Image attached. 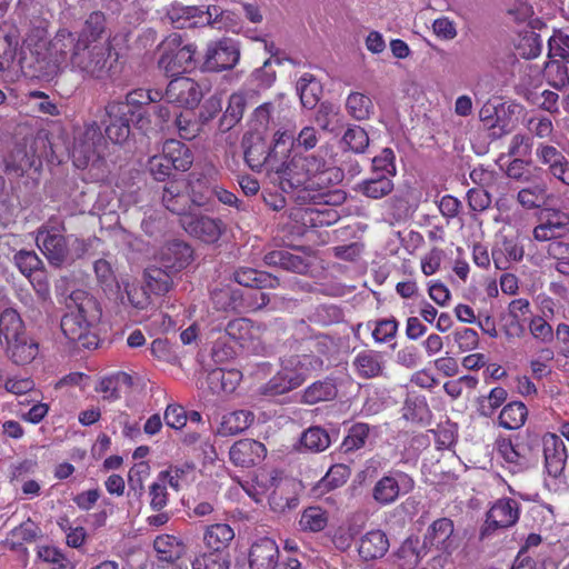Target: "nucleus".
I'll return each mask as SVG.
<instances>
[{
    "label": "nucleus",
    "mask_w": 569,
    "mask_h": 569,
    "mask_svg": "<svg viewBox=\"0 0 569 569\" xmlns=\"http://www.w3.org/2000/svg\"><path fill=\"white\" fill-rule=\"evenodd\" d=\"M240 52L236 42L223 39L208 46L202 69L209 72H220L233 68L239 61Z\"/></svg>",
    "instance_id": "ddd939ff"
},
{
    "label": "nucleus",
    "mask_w": 569,
    "mask_h": 569,
    "mask_svg": "<svg viewBox=\"0 0 569 569\" xmlns=\"http://www.w3.org/2000/svg\"><path fill=\"white\" fill-rule=\"evenodd\" d=\"M415 488L413 479L406 472L395 470L377 481L372 489L376 502L382 506L393 503L399 496L407 495Z\"/></svg>",
    "instance_id": "9d476101"
},
{
    "label": "nucleus",
    "mask_w": 569,
    "mask_h": 569,
    "mask_svg": "<svg viewBox=\"0 0 569 569\" xmlns=\"http://www.w3.org/2000/svg\"><path fill=\"white\" fill-rule=\"evenodd\" d=\"M301 445L311 451H322L330 445L329 435L319 427H311L301 437Z\"/></svg>",
    "instance_id": "13d9d810"
},
{
    "label": "nucleus",
    "mask_w": 569,
    "mask_h": 569,
    "mask_svg": "<svg viewBox=\"0 0 569 569\" xmlns=\"http://www.w3.org/2000/svg\"><path fill=\"white\" fill-rule=\"evenodd\" d=\"M233 538V528L227 523H214L207 527L203 541L207 548L218 552L226 549Z\"/></svg>",
    "instance_id": "e433bc0d"
},
{
    "label": "nucleus",
    "mask_w": 569,
    "mask_h": 569,
    "mask_svg": "<svg viewBox=\"0 0 569 569\" xmlns=\"http://www.w3.org/2000/svg\"><path fill=\"white\" fill-rule=\"evenodd\" d=\"M542 446L548 476L553 479L555 485H563L567 450L562 439L553 433H547L542 438Z\"/></svg>",
    "instance_id": "4468645a"
},
{
    "label": "nucleus",
    "mask_w": 569,
    "mask_h": 569,
    "mask_svg": "<svg viewBox=\"0 0 569 569\" xmlns=\"http://www.w3.org/2000/svg\"><path fill=\"white\" fill-rule=\"evenodd\" d=\"M303 486L291 477H279L276 470L261 469L251 480V499L260 502L268 493L272 511L284 513L299 506Z\"/></svg>",
    "instance_id": "7ed1b4c3"
},
{
    "label": "nucleus",
    "mask_w": 569,
    "mask_h": 569,
    "mask_svg": "<svg viewBox=\"0 0 569 569\" xmlns=\"http://www.w3.org/2000/svg\"><path fill=\"white\" fill-rule=\"evenodd\" d=\"M66 226L63 221L50 219L38 228L36 243L53 267L71 266L72 248L70 236H64Z\"/></svg>",
    "instance_id": "423d86ee"
},
{
    "label": "nucleus",
    "mask_w": 569,
    "mask_h": 569,
    "mask_svg": "<svg viewBox=\"0 0 569 569\" xmlns=\"http://www.w3.org/2000/svg\"><path fill=\"white\" fill-rule=\"evenodd\" d=\"M352 369L361 379L383 377L387 369V360L382 352L365 349L359 351L352 360Z\"/></svg>",
    "instance_id": "6ab92c4d"
},
{
    "label": "nucleus",
    "mask_w": 569,
    "mask_h": 569,
    "mask_svg": "<svg viewBox=\"0 0 569 569\" xmlns=\"http://www.w3.org/2000/svg\"><path fill=\"white\" fill-rule=\"evenodd\" d=\"M264 261L269 266H278L297 273H303L308 269V264L300 256L284 250L269 252L264 256Z\"/></svg>",
    "instance_id": "c03bdc74"
},
{
    "label": "nucleus",
    "mask_w": 569,
    "mask_h": 569,
    "mask_svg": "<svg viewBox=\"0 0 569 569\" xmlns=\"http://www.w3.org/2000/svg\"><path fill=\"white\" fill-rule=\"evenodd\" d=\"M179 222L188 234L206 243L217 242L224 227L220 219L199 213L194 210L190 214L180 218Z\"/></svg>",
    "instance_id": "f8f14e48"
},
{
    "label": "nucleus",
    "mask_w": 569,
    "mask_h": 569,
    "mask_svg": "<svg viewBox=\"0 0 569 569\" xmlns=\"http://www.w3.org/2000/svg\"><path fill=\"white\" fill-rule=\"evenodd\" d=\"M72 248V261L82 259L86 256L93 254L98 247L102 243L98 237H89L87 239L70 234Z\"/></svg>",
    "instance_id": "052dcab7"
},
{
    "label": "nucleus",
    "mask_w": 569,
    "mask_h": 569,
    "mask_svg": "<svg viewBox=\"0 0 569 569\" xmlns=\"http://www.w3.org/2000/svg\"><path fill=\"white\" fill-rule=\"evenodd\" d=\"M569 232V213L548 208L540 213V223L535 227L532 234L537 241H551Z\"/></svg>",
    "instance_id": "2eb2a0df"
},
{
    "label": "nucleus",
    "mask_w": 569,
    "mask_h": 569,
    "mask_svg": "<svg viewBox=\"0 0 569 569\" xmlns=\"http://www.w3.org/2000/svg\"><path fill=\"white\" fill-rule=\"evenodd\" d=\"M69 41L63 39L62 28L50 41H36L21 48L18 64L21 72L31 79L51 81L67 67L66 49Z\"/></svg>",
    "instance_id": "f257e3e1"
},
{
    "label": "nucleus",
    "mask_w": 569,
    "mask_h": 569,
    "mask_svg": "<svg viewBox=\"0 0 569 569\" xmlns=\"http://www.w3.org/2000/svg\"><path fill=\"white\" fill-rule=\"evenodd\" d=\"M509 330L521 333L526 325L532 319V310L528 299H513L508 306Z\"/></svg>",
    "instance_id": "c9c22d12"
},
{
    "label": "nucleus",
    "mask_w": 569,
    "mask_h": 569,
    "mask_svg": "<svg viewBox=\"0 0 569 569\" xmlns=\"http://www.w3.org/2000/svg\"><path fill=\"white\" fill-rule=\"evenodd\" d=\"M498 456L503 466L512 473L520 472L530 466V449L523 443H512L509 439L497 442Z\"/></svg>",
    "instance_id": "aec40b11"
},
{
    "label": "nucleus",
    "mask_w": 569,
    "mask_h": 569,
    "mask_svg": "<svg viewBox=\"0 0 569 569\" xmlns=\"http://www.w3.org/2000/svg\"><path fill=\"white\" fill-rule=\"evenodd\" d=\"M342 142L350 150L355 152H363L369 144L368 133L360 126H351L349 127L343 137Z\"/></svg>",
    "instance_id": "0e129e2a"
},
{
    "label": "nucleus",
    "mask_w": 569,
    "mask_h": 569,
    "mask_svg": "<svg viewBox=\"0 0 569 569\" xmlns=\"http://www.w3.org/2000/svg\"><path fill=\"white\" fill-rule=\"evenodd\" d=\"M545 77L547 82L556 89L569 83L568 68L560 61H550L546 64Z\"/></svg>",
    "instance_id": "e2e57ef3"
},
{
    "label": "nucleus",
    "mask_w": 569,
    "mask_h": 569,
    "mask_svg": "<svg viewBox=\"0 0 569 569\" xmlns=\"http://www.w3.org/2000/svg\"><path fill=\"white\" fill-rule=\"evenodd\" d=\"M14 266L27 278L44 270V263L32 250L21 249L13 254Z\"/></svg>",
    "instance_id": "de8ad7c7"
},
{
    "label": "nucleus",
    "mask_w": 569,
    "mask_h": 569,
    "mask_svg": "<svg viewBox=\"0 0 569 569\" xmlns=\"http://www.w3.org/2000/svg\"><path fill=\"white\" fill-rule=\"evenodd\" d=\"M346 108L355 119L365 120L372 113L373 103L368 96L361 92H352L347 98Z\"/></svg>",
    "instance_id": "8fccbe9b"
},
{
    "label": "nucleus",
    "mask_w": 569,
    "mask_h": 569,
    "mask_svg": "<svg viewBox=\"0 0 569 569\" xmlns=\"http://www.w3.org/2000/svg\"><path fill=\"white\" fill-rule=\"evenodd\" d=\"M247 102V93L243 91L234 92L230 96L227 110L220 120V129L222 131L230 130L242 119Z\"/></svg>",
    "instance_id": "58836bf2"
},
{
    "label": "nucleus",
    "mask_w": 569,
    "mask_h": 569,
    "mask_svg": "<svg viewBox=\"0 0 569 569\" xmlns=\"http://www.w3.org/2000/svg\"><path fill=\"white\" fill-rule=\"evenodd\" d=\"M296 89L301 104L308 109H312L318 103L322 92L320 82L308 72L299 78Z\"/></svg>",
    "instance_id": "a19ab883"
},
{
    "label": "nucleus",
    "mask_w": 569,
    "mask_h": 569,
    "mask_svg": "<svg viewBox=\"0 0 569 569\" xmlns=\"http://www.w3.org/2000/svg\"><path fill=\"white\" fill-rule=\"evenodd\" d=\"M519 518V505L516 500L505 498L493 503L487 513L486 530L508 528Z\"/></svg>",
    "instance_id": "393cba45"
},
{
    "label": "nucleus",
    "mask_w": 569,
    "mask_h": 569,
    "mask_svg": "<svg viewBox=\"0 0 569 569\" xmlns=\"http://www.w3.org/2000/svg\"><path fill=\"white\" fill-rule=\"evenodd\" d=\"M153 548L159 559L167 563L176 562L184 552V546L180 539L174 536H159L153 541Z\"/></svg>",
    "instance_id": "79ce46f5"
},
{
    "label": "nucleus",
    "mask_w": 569,
    "mask_h": 569,
    "mask_svg": "<svg viewBox=\"0 0 569 569\" xmlns=\"http://www.w3.org/2000/svg\"><path fill=\"white\" fill-rule=\"evenodd\" d=\"M211 300L217 310H232L242 313L244 296L239 289L231 287L217 288L211 292Z\"/></svg>",
    "instance_id": "473e14b6"
},
{
    "label": "nucleus",
    "mask_w": 569,
    "mask_h": 569,
    "mask_svg": "<svg viewBox=\"0 0 569 569\" xmlns=\"http://www.w3.org/2000/svg\"><path fill=\"white\" fill-rule=\"evenodd\" d=\"M36 141L17 143L4 159V172L13 177H22L29 169L41 167V159L36 152Z\"/></svg>",
    "instance_id": "dca6fc26"
},
{
    "label": "nucleus",
    "mask_w": 569,
    "mask_h": 569,
    "mask_svg": "<svg viewBox=\"0 0 569 569\" xmlns=\"http://www.w3.org/2000/svg\"><path fill=\"white\" fill-rule=\"evenodd\" d=\"M23 321L17 310L7 308L0 313V340L12 341L26 335Z\"/></svg>",
    "instance_id": "4c0bfd02"
},
{
    "label": "nucleus",
    "mask_w": 569,
    "mask_h": 569,
    "mask_svg": "<svg viewBox=\"0 0 569 569\" xmlns=\"http://www.w3.org/2000/svg\"><path fill=\"white\" fill-rule=\"evenodd\" d=\"M249 428V411L239 410L223 417L221 432L223 435H237Z\"/></svg>",
    "instance_id": "bf43d9fd"
},
{
    "label": "nucleus",
    "mask_w": 569,
    "mask_h": 569,
    "mask_svg": "<svg viewBox=\"0 0 569 569\" xmlns=\"http://www.w3.org/2000/svg\"><path fill=\"white\" fill-rule=\"evenodd\" d=\"M337 392V386L331 379L316 381L305 389L301 396V402L316 405L321 401H330L336 398Z\"/></svg>",
    "instance_id": "ea45409f"
},
{
    "label": "nucleus",
    "mask_w": 569,
    "mask_h": 569,
    "mask_svg": "<svg viewBox=\"0 0 569 569\" xmlns=\"http://www.w3.org/2000/svg\"><path fill=\"white\" fill-rule=\"evenodd\" d=\"M186 189L187 186L183 181H172L163 188L162 192V203L164 207L180 218L193 211L189 194L184 192Z\"/></svg>",
    "instance_id": "bb28decb"
},
{
    "label": "nucleus",
    "mask_w": 569,
    "mask_h": 569,
    "mask_svg": "<svg viewBox=\"0 0 569 569\" xmlns=\"http://www.w3.org/2000/svg\"><path fill=\"white\" fill-rule=\"evenodd\" d=\"M328 512L318 506L306 508L300 517L299 526L303 531L319 532L328 525Z\"/></svg>",
    "instance_id": "09e8293b"
},
{
    "label": "nucleus",
    "mask_w": 569,
    "mask_h": 569,
    "mask_svg": "<svg viewBox=\"0 0 569 569\" xmlns=\"http://www.w3.org/2000/svg\"><path fill=\"white\" fill-rule=\"evenodd\" d=\"M296 216H299L306 227H320L330 224L336 220L337 213L331 210H320L318 208L308 207L299 210Z\"/></svg>",
    "instance_id": "5fc2aeb1"
},
{
    "label": "nucleus",
    "mask_w": 569,
    "mask_h": 569,
    "mask_svg": "<svg viewBox=\"0 0 569 569\" xmlns=\"http://www.w3.org/2000/svg\"><path fill=\"white\" fill-rule=\"evenodd\" d=\"M196 51L194 44L187 43L183 48H178L174 53H161L158 66L170 76L190 71L196 67Z\"/></svg>",
    "instance_id": "4be33fe9"
},
{
    "label": "nucleus",
    "mask_w": 569,
    "mask_h": 569,
    "mask_svg": "<svg viewBox=\"0 0 569 569\" xmlns=\"http://www.w3.org/2000/svg\"><path fill=\"white\" fill-rule=\"evenodd\" d=\"M548 254L557 260L556 269L569 276V244L562 241H552L548 247Z\"/></svg>",
    "instance_id": "774afa93"
},
{
    "label": "nucleus",
    "mask_w": 569,
    "mask_h": 569,
    "mask_svg": "<svg viewBox=\"0 0 569 569\" xmlns=\"http://www.w3.org/2000/svg\"><path fill=\"white\" fill-rule=\"evenodd\" d=\"M19 47V39L13 33H7L0 38V71L11 68Z\"/></svg>",
    "instance_id": "4d7b16f0"
},
{
    "label": "nucleus",
    "mask_w": 569,
    "mask_h": 569,
    "mask_svg": "<svg viewBox=\"0 0 569 569\" xmlns=\"http://www.w3.org/2000/svg\"><path fill=\"white\" fill-rule=\"evenodd\" d=\"M460 536L455 529L453 521L449 518L435 520L423 536V549L436 551L445 561L460 546Z\"/></svg>",
    "instance_id": "1a4fd4ad"
},
{
    "label": "nucleus",
    "mask_w": 569,
    "mask_h": 569,
    "mask_svg": "<svg viewBox=\"0 0 569 569\" xmlns=\"http://www.w3.org/2000/svg\"><path fill=\"white\" fill-rule=\"evenodd\" d=\"M6 349L9 358L19 366L30 363L36 359L39 351L38 343L29 338L27 333L7 342Z\"/></svg>",
    "instance_id": "7c9ffc66"
},
{
    "label": "nucleus",
    "mask_w": 569,
    "mask_h": 569,
    "mask_svg": "<svg viewBox=\"0 0 569 569\" xmlns=\"http://www.w3.org/2000/svg\"><path fill=\"white\" fill-rule=\"evenodd\" d=\"M536 157L542 163L548 166L549 172L569 186V161L555 146L539 143L536 148Z\"/></svg>",
    "instance_id": "b1692460"
},
{
    "label": "nucleus",
    "mask_w": 569,
    "mask_h": 569,
    "mask_svg": "<svg viewBox=\"0 0 569 569\" xmlns=\"http://www.w3.org/2000/svg\"><path fill=\"white\" fill-rule=\"evenodd\" d=\"M523 254L525 248L518 238L503 237L496 242L491 258L497 269L507 270L512 263L521 261Z\"/></svg>",
    "instance_id": "a878e982"
},
{
    "label": "nucleus",
    "mask_w": 569,
    "mask_h": 569,
    "mask_svg": "<svg viewBox=\"0 0 569 569\" xmlns=\"http://www.w3.org/2000/svg\"><path fill=\"white\" fill-rule=\"evenodd\" d=\"M106 31V17L101 11H93L86 19L84 24L80 32H72V38L77 41L84 40V42H108L102 40Z\"/></svg>",
    "instance_id": "f704fd0d"
},
{
    "label": "nucleus",
    "mask_w": 569,
    "mask_h": 569,
    "mask_svg": "<svg viewBox=\"0 0 569 569\" xmlns=\"http://www.w3.org/2000/svg\"><path fill=\"white\" fill-rule=\"evenodd\" d=\"M163 99V93L159 90L136 89L126 96L124 101H117L120 106H127L130 113L136 118V124L142 128L149 123L146 118L148 111L147 106Z\"/></svg>",
    "instance_id": "412c9836"
},
{
    "label": "nucleus",
    "mask_w": 569,
    "mask_h": 569,
    "mask_svg": "<svg viewBox=\"0 0 569 569\" xmlns=\"http://www.w3.org/2000/svg\"><path fill=\"white\" fill-rule=\"evenodd\" d=\"M63 39L70 43L66 49V59L71 70L84 78L102 79L109 70L112 47L109 42H84L74 40L72 31L62 28Z\"/></svg>",
    "instance_id": "20e7f679"
},
{
    "label": "nucleus",
    "mask_w": 569,
    "mask_h": 569,
    "mask_svg": "<svg viewBox=\"0 0 569 569\" xmlns=\"http://www.w3.org/2000/svg\"><path fill=\"white\" fill-rule=\"evenodd\" d=\"M189 189V198L191 203L196 207H208L214 197L216 187L211 181L202 174H192L189 182L186 184Z\"/></svg>",
    "instance_id": "72a5a7b5"
},
{
    "label": "nucleus",
    "mask_w": 569,
    "mask_h": 569,
    "mask_svg": "<svg viewBox=\"0 0 569 569\" xmlns=\"http://www.w3.org/2000/svg\"><path fill=\"white\" fill-rule=\"evenodd\" d=\"M199 84L190 78H176L167 86L163 98L177 107L194 108L201 101Z\"/></svg>",
    "instance_id": "f3484780"
},
{
    "label": "nucleus",
    "mask_w": 569,
    "mask_h": 569,
    "mask_svg": "<svg viewBox=\"0 0 569 569\" xmlns=\"http://www.w3.org/2000/svg\"><path fill=\"white\" fill-rule=\"evenodd\" d=\"M389 539L380 529L366 532L359 540V556L363 560H373L383 557L389 549Z\"/></svg>",
    "instance_id": "c85d7f7f"
},
{
    "label": "nucleus",
    "mask_w": 569,
    "mask_h": 569,
    "mask_svg": "<svg viewBox=\"0 0 569 569\" xmlns=\"http://www.w3.org/2000/svg\"><path fill=\"white\" fill-rule=\"evenodd\" d=\"M193 260V250L184 241L172 240L167 242L160 250L158 263L169 269L171 273H179Z\"/></svg>",
    "instance_id": "a211bd4d"
},
{
    "label": "nucleus",
    "mask_w": 569,
    "mask_h": 569,
    "mask_svg": "<svg viewBox=\"0 0 569 569\" xmlns=\"http://www.w3.org/2000/svg\"><path fill=\"white\" fill-rule=\"evenodd\" d=\"M253 51L254 53L266 52L270 56L262 60V67L257 69L253 73L254 81L260 89H267L272 86L276 80V72L272 66L279 63V59L274 57V44L266 40L254 39Z\"/></svg>",
    "instance_id": "cd10ccee"
},
{
    "label": "nucleus",
    "mask_w": 569,
    "mask_h": 569,
    "mask_svg": "<svg viewBox=\"0 0 569 569\" xmlns=\"http://www.w3.org/2000/svg\"><path fill=\"white\" fill-rule=\"evenodd\" d=\"M349 476L350 469L348 466L342 463L332 466L315 487V495L321 496L327 491L341 487Z\"/></svg>",
    "instance_id": "a18cd8bd"
},
{
    "label": "nucleus",
    "mask_w": 569,
    "mask_h": 569,
    "mask_svg": "<svg viewBox=\"0 0 569 569\" xmlns=\"http://www.w3.org/2000/svg\"><path fill=\"white\" fill-rule=\"evenodd\" d=\"M279 114L277 106L272 102H266L256 108L251 122H253V130L257 134L262 136L268 131L270 123L274 122L276 117Z\"/></svg>",
    "instance_id": "3c124183"
},
{
    "label": "nucleus",
    "mask_w": 569,
    "mask_h": 569,
    "mask_svg": "<svg viewBox=\"0 0 569 569\" xmlns=\"http://www.w3.org/2000/svg\"><path fill=\"white\" fill-rule=\"evenodd\" d=\"M555 358V352L550 348H542L538 351L536 357L530 361V369L535 378L542 379L551 373V361Z\"/></svg>",
    "instance_id": "680f3d73"
},
{
    "label": "nucleus",
    "mask_w": 569,
    "mask_h": 569,
    "mask_svg": "<svg viewBox=\"0 0 569 569\" xmlns=\"http://www.w3.org/2000/svg\"><path fill=\"white\" fill-rule=\"evenodd\" d=\"M292 150H296L293 131L279 129L274 133V143L270 156L287 157Z\"/></svg>",
    "instance_id": "69168bd1"
},
{
    "label": "nucleus",
    "mask_w": 569,
    "mask_h": 569,
    "mask_svg": "<svg viewBox=\"0 0 569 569\" xmlns=\"http://www.w3.org/2000/svg\"><path fill=\"white\" fill-rule=\"evenodd\" d=\"M322 361L315 356L302 355L287 359L282 369L268 385V390L273 395H281L299 387L312 370L321 367Z\"/></svg>",
    "instance_id": "6e6552de"
},
{
    "label": "nucleus",
    "mask_w": 569,
    "mask_h": 569,
    "mask_svg": "<svg viewBox=\"0 0 569 569\" xmlns=\"http://www.w3.org/2000/svg\"><path fill=\"white\" fill-rule=\"evenodd\" d=\"M373 174L386 176L388 178L396 174L395 153L391 149L386 148L380 154L372 159Z\"/></svg>",
    "instance_id": "338daca9"
},
{
    "label": "nucleus",
    "mask_w": 569,
    "mask_h": 569,
    "mask_svg": "<svg viewBox=\"0 0 569 569\" xmlns=\"http://www.w3.org/2000/svg\"><path fill=\"white\" fill-rule=\"evenodd\" d=\"M507 391L502 387L492 388L488 396L481 397L478 401V412L483 417H491L495 411L506 401Z\"/></svg>",
    "instance_id": "6e6d98bb"
},
{
    "label": "nucleus",
    "mask_w": 569,
    "mask_h": 569,
    "mask_svg": "<svg viewBox=\"0 0 569 569\" xmlns=\"http://www.w3.org/2000/svg\"><path fill=\"white\" fill-rule=\"evenodd\" d=\"M67 307L69 311L60 322L66 338L79 348H97L99 339L93 328L101 318V309L97 300L83 290H74L69 296Z\"/></svg>",
    "instance_id": "f03ea898"
},
{
    "label": "nucleus",
    "mask_w": 569,
    "mask_h": 569,
    "mask_svg": "<svg viewBox=\"0 0 569 569\" xmlns=\"http://www.w3.org/2000/svg\"><path fill=\"white\" fill-rule=\"evenodd\" d=\"M106 126L104 133L113 143H123L128 140L131 132V123H136V118L130 113L127 106H120L117 101H110L106 106Z\"/></svg>",
    "instance_id": "9b49d317"
},
{
    "label": "nucleus",
    "mask_w": 569,
    "mask_h": 569,
    "mask_svg": "<svg viewBox=\"0 0 569 569\" xmlns=\"http://www.w3.org/2000/svg\"><path fill=\"white\" fill-rule=\"evenodd\" d=\"M14 16L19 23L41 29L48 23L50 12L46 0H18Z\"/></svg>",
    "instance_id": "5701e85b"
},
{
    "label": "nucleus",
    "mask_w": 569,
    "mask_h": 569,
    "mask_svg": "<svg viewBox=\"0 0 569 569\" xmlns=\"http://www.w3.org/2000/svg\"><path fill=\"white\" fill-rule=\"evenodd\" d=\"M403 418L423 422L429 418V407L423 396H408L403 406Z\"/></svg>",
    "instance_id": "864d4df0"
},
{
    "label": "nucleus",
    "mask_w": 569,
    "mask_h": 569,
    "mask_svg": "<svg viewBox=\"0 0 569 569\" xmlns=\"http://www.w3.org/2000/svg\"><path fill=\"white\" fill-rule=\"evenodd\" d=\"M177 277V273L169 272V269L159 263L150 266L144 270L146 288L156 296H164L172 290Z\"/></svg>",
    "instance_id": "c756f323"
},
{
    "label": "nucleus",
    "mask_w": 569,
    "mask_h": 569,
    "mask_svg": "<svg viewBox=\"0 0 569 569\" xmlns=\"http://www.w3.org/2000/svg\"><path fill=\"white\" fill-rule=\"evenodd\" d=\"M162 153L174 168V171H187L193 162L191 150L184 143L174 139H169L163 143Z\"/></svg>",
    "instance_id": "2f4dec72"
},
{
    "label": "nucleus",
    "mask_w": 569,
    "mask_h": 569,
    "mask_svg": "<svg viewBox=\"0 0 569 569\" xmlns=\"http://www.w3.org/2000/svg\"><path fill=\"white\" fill-rule=\"evenodd\" d=\"M229 12L221 10L217 6L208 7L202 10L196 6H182L173 3L167 10L163 21H168L174 29L198 28L212 26L221 29L229 18Z\"/></svg>",
    "instance_id": "0eeeda50"
},
{
    "label": "nucleus",
    "mask_w": 569,
    "mask_h": 569,
    "mask_svg": "<svg viewBox=\"0 0 569 569\" xmlns=\"http://www.w3.org/2000/svg\"><path fill=\"white\" fill-rule=\"evenodd\" d=\"M528 417V409L520 401L506 405L499 415V426L507 430H516L522 427Z\"/></svg>",
    "instance_id": "37998d69"
},
{
    "label": "nucleus",
    "mask_w": 569,
    "mask_h": 569,
    "mask_svg": "<svg viewBox=\"0 0 569 569\" xmlns=\"http://www.w3.org/2000/svg\"><path fill=\"white\" fill-rule=\"evenodd\" d=\"M359 189L368 198L380 199L392 191L393 183L390 178L376 174V177L363 181Z\"/></svg>",
    "instance_id": "603ef678"
},
{
    "label": "nucleus",
    "mask_w": 569,
    "mask_h": 569,
    "mask_svg": "<svg viewBox=\"0 0 569 569\" xmlns=\"http://www.w3.org/2000/svg\"><path fill=\"white\" fill-rule=\"evenodd\" d=\"M278 546L270 538H262L251 546V568L253 565L269 568L278 556Z\"/></svg>",
    "instance_id": "49530a36"
},
{
    "label": "nucleus",
    "mask_w": 569,
    "mask_h": 569,
    "mask_svg": "<svg viewBox=\"0 0 569 569\" xmlns=\"http://www.w3.org/2000/svg\"><path fill=\"white\" fill-rule=\"evenodd\" d=\"M325 161L316 156L295 154L292 159L277 169L279 186L282 191L296 189L310 190L320 186L317 181L323 174Z\"/></svg>",
    "instance_id": "39448f33"
}]
</instances>
